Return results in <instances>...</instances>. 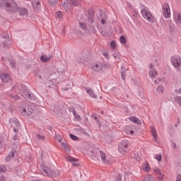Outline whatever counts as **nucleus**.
<instances>
[{
	"label": "nucleus",
	"mask_w": 181,
	"mask_h": 181,
	"mask_svg": "<svg viewBox=\"0 0 181 181\" xmlns=\"http://www.w3.org/2000/svg\"><path fill=\"white\" fill-rule=\"evenodd\" d=\"M88 155L90 156V158L93 159V160L100 161V158L101 161L103 162V163H105V165H108L109 163L105 153L103 152V151L100 150V148L97 147H94L93 149H90L88 151Z\"/></svg>",
	"instance_id": "obj_1"
},
{
	"label": "nucleus",
	"mask_w": 181,
	"mask_h": 181,
	"mask_svg": "<svg viewBox=\"0 0 181 181\" xmlns=\"http://www.w3.org/2000/svg\"><path fill=\"white\" fill-rule=\"evenodd\" d=\"M141 13L145 21L149 22V23H155V17L152 15V13L149 11L148 7H144L141 10Z\"/></svg>",
	"instance_id": "obj_2"
},
{
	"label": "nucleus",
	"mask_w": 181,
	"mask_h": 181,
	"mask_svg": "<svg viewBox=\"0 0 181 181\" xmlns=\"http://www.w3.org/2000/svg\"><path fill=\"white\" fill-rule=\"evenodd\" d=\"M5 7L8 12H16L19 10L18 4L13 0H7L5 3Z\"/></svg>",
	"instance_id": "obj_3"
},
{
	"label": "nucleus",
	"mask_w": 181,
	"mask_h": 181,
	"mask_svg": "<svg viewBox=\"0 0 181 181\" xmlns=\"http://www.w3.org/2000/svg\"><path fill=\"white\" fill-rule=\"evenodd\" d=\"M162 13L165 19L170 18L172 13H170V6L168 3H163L161 6Z\"/></svg>",
	"instance_id": "obj_4"
},
{
	"label": "nucleus",
	"mask_w": 181,
	"mask_h": 181,
	"mask_svg": "<svg viewBox=\"0 0 181 181\" xmlns=\"http://www.w3.org/2000/svg\"><path fill=\"white\" fill-rule=\"evenodd\" d=\"M88 23H94V18H93V17H89L88 20L85 21V22H78V26L80 29H81V30H83L85 33H87V32H88V27H87V25H88Z\"/></svg>",
	"instance_id": "obj_5"
},
{
	"label": "nucleus",
	"mask_w": 181,
	"mask_h": 181,
	"mask_svg": "<svg viewBox=\"0 0 181 181\" xmlns=\"http://www.w3.org/2000/svg\"><path fill=\"white\" fill-rule=\"evenodd\" d=\"M170 63L172 64V66H173V67L175 69H176V70L177 71H180V70H181V58L179 56H173L170 58Z\"/></svg>",
	"instance_id": "obj_6"
},
{
	"label": "nucleus",
	"mask_w": 181,
	"mask_h": 181,
	"mask_svg": "<svg viewBox=\"0 0 181 181\" xmlns=\"http://www.w3.org/2000/svg\"><path fill=\"white\" fill-rule=\"evenodd\" d=\"M128 145H129L128 140L122 141L118 148L119 153L125 155V153H127V151H128Z\"/></svg>",
	"instance_id": "obj_7"
},
{
	"label": "nucleus",
	"mask_w": 181,
	"mask_h": 181,
	"mask_svg": "<svg viewBox=\"0 0 181 181\" xmlns=\"http://www.w3.org/2000/svg\"><path fill=\"white\" fill-rule=\"evenodd\" d=\"M41 169L44 176H52V175H53V170L45 163L41 165Z\"/></svg>",
	"instance_id": "obj_8"
},
{
	"label": "nucleus",
	"mask_w": 181,
	"mask_h": 181,
	"mask_svg": "<svg viewBox=\"0 0 181 181\" xmlns=\"http://www.w3.org/2000/svg\"><path fill=\"white\" fill-rule=\"evenodd\" d=\"M21 112L24 117H26V115L28 117H32V115L33 114V112H35V110H33V109H32L30 106H28L25 108L21 109Z\"/></svg>",
	"instance_id": "obj_9"
},
{
	"label": "nucleus",
	"mask_w": 181,
	"mask_h": 181,
	"mask_svg": "<svg viewBox=\"0 0 181 181\" xmlns=\"http://www.w3.org/2000/svg\"><path fill=\"white\" fill-rule=\"evenodd\" d=\"M11 127L15 134H18V129H19V127H21V124H19V121H18L17 119L16 118L13 119L11 122Z\"/></svg>",
	"instance_id": "obj_10"
},
{
	"label": "nucleus",
	"mask_w": 181,
	"mask_h": 181,
	"mask_svg": "<svg viewBox=\"0 0 181 181\" xmlns=\"http://www.w3.org/2000/svg\"><path fill=\"white\" fill-rule=\"evenodd\" d=\"M20 94L23 97V98H30L32 99V93L26 88H23V90L20 92Z\"/></svg>",
	"instance_id": "obj_11"
},
{
	"label": "nucleus",
	"mask_w": 181,
	"mask_h": 181,
	"mask_svg": "<svg viewBox=\"0 0 181 181\" xmlns=\"http://www.w3.org/2000/svg\"><path fill=\"white\" fill-rule=\"evenodd\" d=\"M0 78L3 83H9L11 81V76L6 73L1 74Z\"/></svg>",
	"instance_id": "obj_12"
},
{
	"label": "nucleus",
	"mask_w": 181,
	"mask_h": 181,
	"mask_svg": "<svg viewBox=\"0 0 181 181\" xmlns=\"http://www.w3.org/2000/svg\"><path fill=\"white\" fill-rule=\"evenodd\" d=\"M91 69L96 73L101 71L103 70V64L101 62H98L91 66Z\"/></svg>",
	"instance_id": "obj_13"
},
{
	"label": "nucleus",
	"mask_w": 181,
	"mask_h": 181,
	"mask_svg": "<svg viewBox=\"0 0 181 181\" xmlns=\"http://www.w3.org/2000/svg\"><path fill=\"white\" fill-rule=\"evenodd\" d=\"M49 88H53L55 91L59 90V86H57V83H56V79H52L48 82Z\"/></svg>",
	"instance_id": "obj_14"
},
{
	"label": "nucleus",
	"mask_w": 181,
	"mask_h": 181,
	"mask_svg": "<svg viewBox=\"0 0 181 181\" xmlns=\"http://www.w3.org/2000/svg\"><path fill=\"white\" fill-rule=\"evenodd\" d=\"M84 90L86 91L87 94L90 95V97H91L94 100L97 99V95H95V93H94V90H93V89L88 87H86L84 88Z\"/></svg>",
	"instance_id": "obj_15"
},
{
	"label": "nucleus",
	"mask_w": 181,
	"mask_h": 181,
	"mask_svg": "<svg viewBox=\"0 0 181 181\" xmlns=\"http://www.w3.org/2000/svg\"><path fill=\"white\" fill-rule=\"evenodd\" d=\"M173 17L177 25L181 23V14L180 13H175Z\"/></svg>",
	"instance_id": "obj_16"
},
{
	"label": "nucleus",
	"mask_w": 181,
	"mask_h": 181,
	"mask_svg": "<svg viewBox=\"0 0 181 181\" xmlns=\"http://www.w3.org/2000/svg\"><path fill=\"white\" fill-rule=\"evenodd\" d=\"M16 152V151H15V150L11 151V152L6 157L5 161L6 162H11L12 158H13L15 157V153Z\"/></svg>",
	"instance_id": "obj_17"
},
{
	"label": "nucleus",
	"mask_w": 181,
	"mask_h": 181,
	"mask_svg": "<svg viewBox=\"0 0 181 181\" xmlns=\"http://www.w3.org/2000/svg\"><path fill=\"white\" fill-rule=\"evenodd\" d=\"M148 76L150 78H155L158 76V71L156 69H151L148 72Z\"/></svg>",
	"instance_id": "obj_18"
},
{
	"label": "nucleus",
	"mask_w": 181,
	"mask_h": 181,
	"mask_svg": "<svg viewBox=\"0 0 181 181\" xmlns=\"http://www.w3.org/2000/svg\"><path fill=\"white\" fill-rule=\"evenodd\" d=\"M151 134L153 135V139L155 142H158V134L156 133V129L151 127Z\"/></svg>",
	"instance_id": "obj_19"
},
{
	"label": "nucleus",
	"mask_w": 181,
	"mask_h": 181,
	"mask_svg": "<svg viewBox=\"0 0 181 181\" xmlns=\"http://www.w3.org/2000/svg\"><path fill=\"white\" fill-rule=\"evenodd\" d=\"M142 169L144 172H146V173H148L149 170H151V166L149 165V163H145L142 165Z\"/></svg>",
	"instance_id": "obj_20"
},
{
	"label": "nucleus",
	"mask_w": 181,
	"mask_h": 181,
	"mask_svg": "<svg viewBox=\"0 0 181 181\" xmlns=\"http://www.w3.org/2000/svg\"><path fill=\"white\" fill-rule=\"evenodd\" d=\"M33 7L35 11H37L40 8V1L37 0L32 3Z\"/></svg>",
	"instance_id": "obj_21"
},
{
	"label": "nucleus",
	"mask_w": 181,
	"mask_h": 181,
	"mask_svg": "<svg viewBox=\"0 0 181 181\" xmlns=\"http://www.w3.org/2000/svg\"><path fill=\"white\" fill-rule=\"evenodd\" d=\"M129 119L132 122H134V124H137L138 125H141V120L136 117H129Z\"/></svg>",
	"instance_id": "obj_22"
},
{
	"label": "nucleus",
	"mask_w": 181,
	"mask_h": 181,
	"mask_svg": "<svg viewBox=\"0 0 181 181\" xmlns=\"http://www.w3.org/2000/svg\"><path fill=\"white\" fill-rule=\"evenodd\" d=\"M64 8L66 12H69L71 9V5L69 4V1L64 2Z\"/></svg>",
	"instance_id": "obj_23"
},
{
	"label": "nucleus",
	"mask_w": 181,
	"mask_h": 181,
	"mask_svg": "<svg viewBox=\"0 0 181 181\" xmlns=\"http://www.w3.org/2000/svg\"><path fill=\"white\" fill-rule=\"evenodd\" d=\"M97 33V30H95V28L90 25V26L88 28V32L86 33L90 34V33Z\"/></svg>",
	"instance_id": "obj_24"
},
{
	"label": "nucleus",
	"mask_w": 181,
	"mask_h": 181,
	"mask_svg": "<svg viewBox=\"0 0 181 181\" xmlns=\"http://www.w3.org/2000/svg\"><path fill=\"white\" fill-rule=\"evenodd\" d=\"M165 91V87H163V86H158L156 88V93L158 94H162V93H163Z\"/></svg>",
	"instance_id": "obj_25"
},
{
	"label": "nucleus",
	"mask_w": 181,
	"mask_h": 181,
	"mask_svg": "<svg viewBox=\"0 0 181 181\" xmlns=\"http://www.w3.org/2000/svg\"><path fill=\"white\" fill-rule=\"evenodd\" d=\"M50 59H52V57H47V56H45V55H42L40 57V60H41V62H42V63H46V62H49V60H50Z\"/></svg>",
	"instance_id": "obj_26"
},
{
	"label": "nucleus",
	"mask_w": 181,
	"mask_h": 181,
	"mask_svg": "<svg viewBox=\"0 0 181 181\" xmlns=\"http://www.w3.org/2000/svg\"><path fill=\"white\" fill-rule=\"evenodd\" d=\"M28 9L26 8H21L20 11V15H21L22 16H28Z\"/></svg>",
	"instance_id": "obj_27"
},
{
	"label": "nucleus",
	"mask_w": 181,
	"mask_h": 181,
	"mask_svg": "<svg viewBox=\"0 0 181 181\" xmlns=\"http://www.w3.org/2000/svg\"><path fill=\"white\" fill-rule=\"evenodd\" d=\"M143 181H153V176H152V175H146L144 177Z\"/></svg>",
	"instance_id": "obj_28"
},
{
	"label": "nucleus",
	"mask_w": 181,
	"mask_h": 181,
	"mask_svg": "<svg viewBox=\"0 0 181 181\" xmlns=\"http://www.w3.org/2000/svg\"><path fill=\"white\" fill-rule=\"evenodd\" d=\"M58 2H59V0H49V4L50 6H56Z\"/></svg>",
	"instance_id": "obj_29"
},
{
	"label": "nucleus",
	"mask_w": 181,
	"mask_h": 181,
	"mask_svg": "<svg viewBox=\"0 0 181 181\" xmlns=\"http://www.w3.org/2000/svg\"><path fill=\"white\" fill-rule=\"evenodd\" d=\"M175 103H177V104L181 107V97L180 96H176L174 98Z\"/></svg>",
	"instance_id": "obj_30"
},
{
	"label": "nucleus",
	"mask_w": 181,
	"mask_h": 181,
	"mask_svg": "<svg viewBox=\"0 0 181 181\" xmlns=\"http://www.w3.org/2000/svg\"><path fill=\"white\" fill-rule=\"evenodd\" d=\"M110 47L112 50H115V49H117V42L115 41H111L110 42Z\"/></svg>",
	"instance_id": "obj_31"
},
{
	"label": "nucleus",
	"mask_w": 181,
	"mask_h": 181,
	"mask_svg": "<svg viewBox=\"0 0 181 181\" xmlns=\"http://www.w3.org/2000/svg\"><path fill=\"white\" fill-rule=\"evenodd\" d=\"M61 145H62V147L64 148V149H65L67 152H69V151H70V148L66 143L62 142L61 144Z\"/></svg>",
	"instance_id": "obj_32"
},
{
	"label": "nucleus",
	"mask_w": 181,
	"mask_h": 181,
	"mask_svg": "<svg viewBox=\"0 0 181 181\" xmlns=\"http://www.w3.org/2000/svg\"><path fill=\"white\" fill-rule=\"evenodd\" d=\"M119 41L122 45H125V43H127V39L125 38V37H124V35H122L120 37Z\"/></svg>",
	"instance_id": "obj_33"
},
{
	"label": "nucleus",
	"mask_w": 181,
	"mask_h": 181,
	"mask_svg": "<svg viewBox=\"0 0 181 181\" xmlns=\"http://www.w3.org/2000/svg\"><path fill=\"white\" fill-rule=\"evenodd\" d=\"M120 54L119 53L117 52L112 54V57H114L115 60H119L120 59Z\"/></svg>",
	"instance_id": "obj_34"
},
{
	"label": "nucleus",
	"mask_w": 181,
	"mask_h": 181,
	"mask_svg": "<svg viewBox=\"0 0 181 181\" xmlns=\"http://www.w3.org/2000/svg\"><path fill=\"white\" fill-rule=\"evenodd\" d=\"M6 172V166L0 165V173H5Z\"/></svg>",
	"instance_id": "obj_35"
},
{
	"label": "nucleus",
	"mask_w": 181,
	"mask_h": 181,
	"mask_svg": "<svg viewBox=\"0 0 181 181\" xmlns=\"http://www.w3.org/2000/svg\"><path fill=\"white\" fill-rule=\"evenodd\" d=\"M154 173H156L157 175H160V173H162V172L160 171V169L159 168H154L153 169Z\"/></svg>",
	"instance_id": "obj_36"
},
{
	"label": "nucleus",
	"mask_w": 181,
	"mask_h": 181,
	"mask_svg": "<svg viewBox=\"0 0 181 181\" xmlns=\"http://www.w3.org/2000/svg\"><path fill=\"white\" fill-rule=\"evenodd\" d=\"M87 60H88V59L87 58V55H86V57H83L82 58H81L80 63H82L83 64H84V63H86Z\"/></svg>",
	"instance_id": "obj_37"
},
{
	"label": "nucleus",
	"mask_w": 181,
	"mask_h": 181,
	"mask_svg": "<svg viewBox=\"0 0 181 181\" xmlns=\"http://www.w3.org/2000/svg\"><path fill=\"white\" fill-rule=\"evenodd\" d=\"M69 136L71 138V139H72L73 141H78V137H77V136L70 134Z\"/></svg>",
	"instance_id": "obj_38"
},
{
	"label": "nucleus",
	"mask_w": 181,
	"mask_h": 181,
	"mask_svg": "<svg viewBox=\"0 0 181 181\" xmlns=\"http://www.w3.org/2000/svg\"><path fill=\"white\" fill-rule=\"evenodd\" d=\"M132 15L134 18H138L139 16V13L136 10H133Z\"/></svg>",
	"instance_id": "obj_39"
},
{
	"label": "nucleus",
	"mask_w": 181,
	"mask_h": 181,
	"mask_svg": "<svg viewBox=\"0 0 181 181\" xmlns=\"http://www.w3.org/2000/svg\"><path fill=\"white\" fill-rule=\"evenodd\" d=\"M78 1L77 0H73L71 2V5H73L74 6H78Z\"/></svg>",
	"instance_id": "obj_40"
},
{
	"label": "nucleus",
	"mask_w": 181,
	"mask_h": 181,
	"mask_svg": "<svg viewBox=\"0 0 181 181\" xmlns=\"http://www.w3.org/2000/svg\"><path fill=\"white\" fill-rule=\"evenodd\" d=\"M156 160H158V162H160L162 160V154H157L156 156Z\"/></svg>",
	"instance_id": "obj_41"
},
{
	"label": "nucleus",
	"mask_w": 181,
	"mask_h": 181,
	"mask_svg": "<svg viewBox=\"0 0 181 181\" xmlns=\"http://www.w3.org/2000/svg\"><path fill=\"white\" fill-rule=\"evenodd\" d=\"M73 115L76 121H78L80 119V115H77L75 111L73 112Z\"/></svg>",
	"instance_id": "obj_42"
},
{
	"label": "nucleus",
	"mask_w": 181,
	"mask_h": 181,
	"mask_svg": "<svg viewBox=\"0 0 181 181\" xmlns=\"http://www.w3.org/2000/svg\"><path fill=\"white\" fill-rule=\"evenodd\" d=\"M37 137L40 141H45V136L37 134Z\"/></svg>",
	"instance_id": "obj_43"
},
{
	"label": "nucleus",
	"mask_w": 181,
	"mask_h": 181,
	"mask_svg": "<svg viewBox=\"0 0 181 181\" xmlns=\"http://www.w3.org/2000/svg\"><path fill=\"white\" fill-rule=\"evenodd\" d=\"M114 181H122V176L121 175H119Z\"/></svg>",
	"instance_id": "obj_44"
},
{
	"label": "nucleus",
	"mask_w": 181,
	"mask_h": 181,
	"mask_svg": "<svg viewBox=\"0 0 181 181\" xmlns=\"http://www.w3.org/2000/svg\"><path fill=\"white\" fill-rule=\"evenodd\" d=\"M68 160H69V162H77V158H74L73 157H69Z\"/></svg>",
	"instance_id": "obj_45"
},
{
	"label": "nucleus",
	"mask_w": 181,
	"mask_h": 181,
	"mask_svg": "<svg viewBox=\"0 0 181 181\" xmlns=\"http://www.w3.org/2000/svg\"><path fill=\"white\" fill-rule=\"evenodd\" d=\"M121 77H122V80H123V81H125V71H122L121 73Z\"/></svg>",
	"instance_id": "obj_46"
},
{
	"label": "nucleus",
	"mask_w": 181,
	"mask_h": 181,
	"mask_svg": "<svg viewBox=\"0 0 181 181\" xmlns=\"http://www.w3.org/2000/svg\"><path fill=\"white\" fill-rule=\"evenodd\" d=\"M159 175V177H158V180H163V177H164V175L160 173V174H158Z\"/></svg>",
	"instance_id": "obj_47"
},
{
	"label": "nucleus",
	"mask_w": 181,
	"mask_h": 181,
	"mask_svg": "<svg viewBox=\"0 0 181 181\" xmlns=\"http://www.w3.org/2000/svg\"><path fill=\"white\" fill-rule=\"evenodd\" d=\"M62 11H58V12H57V18H62Z\"/></svg>",
	"instance_id": "obj_48"
},
{
	"label": "nucleus",
	"mask_w": 181,
	"mask_h": 181,
	"mask_svg": "<svg viewBox=\"0 0 181 181\" xmlns=\"http://www.w3.org/2000/svg\"><path fill=\"white\" fill-rule=\"evenodd\" d=\"M15 66H16V63H15V62H11L10 63V66L13 69V67H15Z\"/></svg>",
	"instance_id": "obj_49"
},
{
	"label": "nucleus",
	"mask_w": 181,
	"mask_h": 181,
	"mask_svg": "<svg viewBox=\"0 0 181 181\" xmlns=\"http://www.w3.org/2000/svg\"><path fill=\"white\" fill-rule=\"evenodd\" d=\"M93 119H95V121L98 122V116H97L96 115H94L92 116Z\"/></svg>",
	"instance_id": "obj_50"
},
{
	"label": "nucleus",
	"mask_w": 181,
	"mask_h": 181,
	"mask_svg": "<svg viewBox=\"0 0 181 181\" xmlns=\"http://www.w3.org/2000/svg\"><path fill=\"white\" fill-rule=\"evenodd\" d=\"M175 181H181V175H178L177 176Z\"/></svg>",
	"instance_id": "obj_51"
},
{
	"label": "nucleus",
	"mask_w": 181,
	"mask_h": 181,
	"mask_svg": "<svg viewBox=\"0 0 181 181\" xmlns=\"http://www.w3.org/2000/svg\"><path fill=\"white\" fill-rule=\"evenodd\" d=\"M18 133H16V134L13 136V139H14V141H17L18 140Z\"/></svg>",
	"instance_id": "obj_52"
},
{
	"label": "nucleus",
	"mask_w": 181,
	"mask_h": 181,
	"mask_svg": "<svg viewBox=\"0 0 181 181\" xmlns=\"http://www.w3.org/2000/svg\"><path fill=\"white\" fill-rule=\"evenodd\" d=\"M148 67H149V69H151V70H155V69H153V65L152 64H149Z\"/></svg>",
	"instance_id": "obj_53"
},
{
	"label": "nucleus",
	"mask_w": 181,
	"mask_h": 181,
	"mask_svg": "<svg viewBox=\"0 0 181 181\" xmlns=\"http://www.w3.org/2000/svg\"><path fill=\"white\" fill-rule=\"evenodd\" d=\"M175 93H177V94H181V88H180L178 90H175Z\"/></svg>",
	"instance_id": "obj_54"
},
{
	"label": "nucleus",
	"mask_w": 181,
	"mask_h": 181,
	"mask_svg": "<svg viewBox=\"0 0 181 181\" xmlns=\"http://www.w3.org/2000/svg\"><path fill=\"white\" fill-rule=\"evenodd\" d=\"M100 22L102 25H105V19H101Z\"/></svg>",
	"instance_id": "obj_55"
},
{
	"label": "nucleus",
	"mask_w": 181,
	"mask_h": 181,
	"mask_svg": "<svg viewBox=\"0 0 181 181\" xmlns=\"http://www.w3.org/2000/svg\"><path fill=\"white\" fill-rule=\"evenodd\" d=\"M58 141H59V142H62V137H60V136H59Z\"/></svg>",
	"instance_id": "obj_56"
},
{
	"label": "nucleus",
	"mask_w": 181,
	"mask_h": 181,
	"mask_svg": "<svg viewBox=\"0 0 181 181\" xmlns=\"http://www.w3.org/2000/svg\"><path fill=\"white\" fill-rule=\"evenodd\" d=\"M130 135H134V131L133 130L130 131Z\"/></svg>",
	"instance_id": "obj_57"
},
{
	"label": "nucleus",
	"mask_w": 181,
	"mask_h": 181,
	"mask_svg": "<svg viewBox=\"0 0 181 181\" xmlns=\"http://www.w3.org/2000/svg\"><path fill=\"white\" fill-rule=\"evenodd\" d=\"M18 97H16V98H14V100H18Z\"/></svg>",
	"instance_id": "obj_58"
},
{
	"label": "nucleus",
	"mask_w": 181,
	"mask_h": 181,
	"mask_svg": "<svg viewBox=\"0 0 181 181\" xmlns=\"http://www.w3.org/2000/svg\"><path fill=\"white\" fill-rule=\"evenodd\" d=\"M1 6H2V3L1 2H0V8H1Z\"/></svg>",
	"instance_id": "obj_59"
},
{
	"label": "nucleus",
	"mask_w": 181,
	"mask_h": 181,
	"mask_svg": "<svg viewBox=\"0 0 181 181\" xmlns=\"http://www.w3.org/2000/svg\"><path fill=\"white\" fill-rule=\"evenodd\" d=\"M65 91H67V90H69V88H64Z\"/></svg>",
	"instance_id": "obj_60"
},
{
	"label": "nucleus",
	"mask_w": 181,
	"mask_h": 181,
	"mask_svg": "<svg viewBox=\"0 0 181 181\" xmlns=\"http://www.w3.org/2000/svg\"><path fill=\"white\" fill-rule=\"evenodd\" d=\"M174 146L176 147V144H174Z\"/></svg>",
	"instance_id": "obj_61"
},
{
	"label": "nucleus",
	"mask_w": 181,
	"mask_h": 181,
	"mask_svg": "<svg viewBox=\"0 0 181 181\" xmlns=\"http://www.w3.org/2000/svg\"><path fill=\"white\" fill-rule=\"evenodd\" d=\"M155 83H156V81H155Z\"/></svg>",
	"instance_id": "obj_62"
},
{
	"label": "nucleus",
	"mask_w": 181,
	"mask_h": 181,
	"mask_svg": "<svg viewBox=\"0 0 181 181\" xmlns=\"http://www.w3.org/2000/svg\"><path fill=\"white\" fill-rule=\"evenodd\" d=\"M0 181H2V180H0Z\"/></svg>",
	"instance_id": "obj_63"
}]
</instances>
